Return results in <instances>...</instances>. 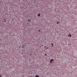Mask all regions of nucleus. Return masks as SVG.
<instances>
[{
	"mask_svg": "<svg viewBox=\"0 0 77 77\" xmlns=\"http://www.w3.org/2000/svg\"><path fill=\"white\" fill-rule=\"evenodd\" d=\"M42 46H44V45H42Z\"/></svg>",
	"mask_w": 77,
	"mask_h": 77,
	"instance_id": "19",
	"label": "nucleus"
},
{
	"mask_svg": "<svg viewBox=\"0 0 77 77\" xmlns=\"http://www.w3.org/2000/svg\"><path fill=\"white\" fill-rule=\"evenodd\" d=\"M45 49H46H46H47V48H46Z\"/></svg>",
	"mask_w": 77,
	"mask_h": 77,
	"instance_id": "21",
	"label": "nucleus"
},
{
	"mask_svg": "<svg viewBox=\"0 0 77 77\" xmlns=\"http://www.w3.org/2000/svg\"><path fill=\"white\" fill-rule=\"evenodd\" d=\"M38 17H40V14H38Z\"/></svg>",
	"mask_w": 77,
	"mask_h": 77,
	"instance_id": "5",
	"label": "nucleus"
},
{
	"mask_svg": "<svg viewBox=\"0 0 77 77\" xmlns=\"http://www.w3.org/2000/svg\"><path fill=\"white\" fill-rule=\"evenodd\" d=\"M23 54V53H22V54Z\"/></svg>",
	"mask_w": 77,
	"mask_h": 77,
	"instance_id": "18",
	"label": "nucleus"
},
{
	"mask_svg": "<svg viewBox=\"0 0 77 77\" xmlns=\"http://www.w3.org/2000/svg\"><path fill=\"white\" fill-rule=\"evenodd\" d=\"M4 22H6V20H5Z\"/></svg>",
	"mask_w": 77,
	"mask_h": 77,
	"instance_id": "15",
	"label": "nucleus"
},
{
	"mask_svg": "<svg viewBox=\"0 0 77 77\" xmlns=\"http://www.w3.org/2000/svg\"><path fill=\"white\" fill-rule=\"evenodd\" d=\"M54 61V60L53 59H52L50 60V62H52Z\"/></svg>",
	"mask_w": 77,
	"mask_h": 77,
	"instance_id": "1",
	"label": "nucleus"
},
{
	"mask_svg": "<svg viewBox=\"0 0 77 77\" xmlns=\"http://www.w3.org/2000/svg\"><path fill=\"white\" fill-rule=\"evenodd\" d=\"M34 2H35V1H34Z\"/></svg>",
	"mask_w": 77,
	"mask_h": 77,
	"instance_id": "22",
	"label": "nucleus"
},
{
	"mask_svg": "<svg viewBox=\"0 0 77 77\" xmlns=\"http://www.w3.org/2000/svg\"><path fill=\"white\" fill-rule=\"evenodd\" d=\"M71 36H72V35H70L69 36V38H71Z\"/></svg>",
	"mask_w": 77,
	"mask_h": 77,
	"instance_id": "6",
	"label": "nucleus"
},
{
	"mask_svg": "<svg viewBox=\"0 0 77 77\" xmlns=\"http://www.w3.org/2000/svg\"><path fill=\"white\" fill-rule=\"evenodd\" d=\"M12 21H13V20H14V18H13L12 19Z\"/></svg>",
	"mask_w": 77,
	"mask_h": 77,
	"instance_id": "9",
	"label": "nucleus"
},
{
	"mask_svg": "<svg viewBox=\"0 0 77 77\" xmlns=\"http://www.w3.org/2000/svg\"><path fill=\"white\" fill-rule=\"evenodd\" d=\"M31 21V20H30V19H29V20H28V21Z\"/></svg>",
	"mask_w": 77,
	"mask_h": 77,
	"instance_id": "8",
	"label": "nucleus"
},
{
	"mask_svg": "<svg viewBox=\"0 0 77 77\" xmlns=\"http://www.w3.org/2000/svg\"><path fill=\"white\" fill-rule=\"evenodd\" d=\"M30 55H32V54H30Z\"/></svg>",
	"mask_w": 77,
	"mask_h": 77,
	"instance_id": "20",
	"label": "nucleus"
},
{
	"mask_svg": "<svg viewBox=\"0 0 77 77\" xmlns=\"http://www.w3.org/2000/svg\"><path fill=\"white\" fill-rule=\"evenodd\" d=\"M51 45H52V47H53V43H52L51 44Z\"/></svg>",
	"mask_w": 77,
	"mask_h": 77,
	"instance_id": "4",
	"label": "nucleus"
},
{
	"mask_svg": "<svg viewBox=\"0 0 77 77\" xmlns=\"http://www.w3.org/2000/svg\"><path fill=\"white\" fill-rule=\"evenodd\" d=\"M22 48H24V45H23L22 47Z\"/></svg>",
	"mask_w": 77,
	"mask_h": 77,
	"instance_id": "2",
	"label": "nucleus"
},
{
	"mask_svg": "<svg viewBox=\"0 0 77 77\" xmlns=\"http://www.w3.org/2000/svg\"><path fill=\"white\" fill-rule=\"evenodd\" d=\"M47 49L48 48V47H47Z\"/></svg>",
	"mask_w": 77,
	"mask_h": 77,
	"instance_id": "17",
	"label": "nucleus"
},
{
	"mask_svg": "<svg viewBox=\"0 0 77 77\" xmlns=\"http://www.w3.org/2000/svg\"><path fill=\"white\" fill-rule=\"evenodd\" d=\"M29 24V23H27V24Z\"/></svg>",
	"mask_w": 77,
	"mask_h": 77,
	"instance_id": "16",
	"label": "nucleus"
},
{
	"mask_svg": "<svg viewBox=\"0 0 77 77\" xmlns=\"http://www.w3.org/2000/svg\"><path fill=\"white\" fill-rule=\"evenodd\" d=\"M24 46H26V45H24Z\"/></svg>",
	"mask_w": 77,
	"mask_h": 77,
	"instance_id": "23",
	"label": "nucleus"
},
{
	"mask_svg": "<svg viewBox=\"0 0 77 77\" xmlns=\"http://www.w3.org/2000/svg\"><path fill=\"white\" fill-rule=\"evenodd\" d=\"M39 77V76L38 75H36L35 77Z\"/></svg>",
	"mask_w": 77,
	"mask_h": 77,
	"instance_id": "3",
	"label": "nucleus"
},
{
	"mask_svg": "<svg viewBox=\"0 0 77 77\" xmlns=\"http://www.w3.org/2000/svg\"><path fill=\"white\" fill-rule=\"evenodd\" d=\"M41 31V30H38V32H40Z\"/></svg>",
	"mask_w": 77,
	"mask_h": 77,
	"instance_id": "12",
	"label": "nucleus"
},
{
	"mask_svg": "<svg viewBox=\"0 0 77 77\" xmlns=\"http://www.w3.org/2000/svg\"><path fill=\"white\" fill-rule=\"evenodd\" d=\"M2 75H0V77H2Z\"/></svg>",
	"mask_w": 77,
	"mask_h": 77,
	"instance_id": "13",
	"label": "nucleus"
},
{
	"mask_svg": "<svg viewBox=\"0 0 77 77\" xmlns=\"http://www.w3.org/2000/svg\"><path fill=\"white\" fill-rule=\"evenodd\" d=\"M45 56H47V54H45Z\"/></svg>",
	"mask_w": 77,
	"mask_h": 77,
	"instance_id": "10",
	"label": "nucleus"
},
{
	"mask_svg": "<svg viewBox=\"0 0 77 77\" xmlns=\"http://www.w3.org/2000/svg\"><path fill=\"white\" fill-rule=\"evenodd\" d=\"M57 24H59V22H57Z\"/></svg>",
	"mask_w": 77,
	"mask_h": 77,
	"instance_id": "11",
	"label": "nucleus"
},
{
	"mask_svg": "<svg viewBox=\"0 0 77 77\" xmlns=\"http://www.w3.org/2000/svg\"><path fill=\"white\" fill-rule=\"evenodd\" d=\"M50 63H51V62H50Z\"/></svg>",
	"mask_w": 77,
	"mask_h": 77,
	"instance_id": "14",
	"label": "nucleus"
},
{
	"mask_svg": "<svg viewBox=\"0 0 77 77\" xmlns=\"http://www.w3.org/2000/svg\"><path fill=\"white\" fill-rule=\"evenodd\" d=\"M71 35V34H69V35H68V36L69 37V35Z\"/></svg>",
	"mask_w": 77,
	"mask_h": 77,
	"instance_id": "7",
	"label": "nucleus"
}]
</instances>
